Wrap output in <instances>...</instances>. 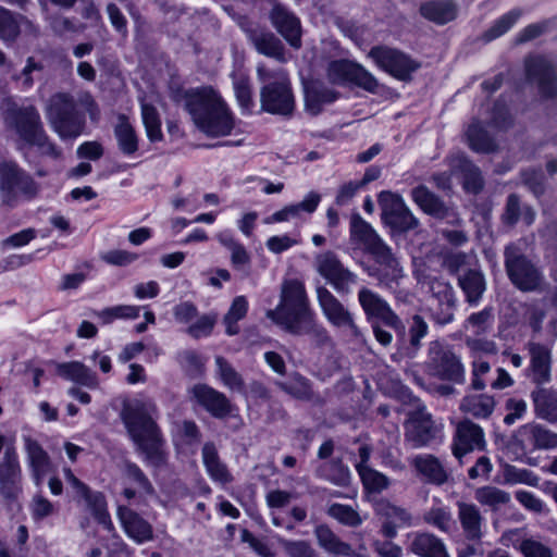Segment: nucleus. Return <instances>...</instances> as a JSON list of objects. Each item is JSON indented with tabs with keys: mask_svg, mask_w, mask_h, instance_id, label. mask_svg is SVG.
I'll list each match as a JSON object with an SVG mask.
<instances>
[{
	"mask_svg": "<svg viewBox=\"0 0 557 557\" xmlns=\"http://www.w3.org/2000/svg\"><path fill=\"white\" fill-rule=\"evenodd\" d=\"M466 136L470 148L476 152L490 153L497 149L495 140L487 134L479 121L472 122Z\"/></svg>",
	"mask_w": 557,
	"mask_h": 557,
	"instance_id": "49530a36",
	"label": "nucleus"
},
{
	"mask_svg": "<svg viewBox=\"0 0 557 557\" xmlns=\"http://www.w3.org/2000/svg\"><path fill=\"white\" fill-rule=\"evenodd\" d=\"M349 233V240L354 248L361 249L369 255L385 244L374 228L359 213L351 215Z\"/></svg>",
	"mask_w": 557,
	"mask_h": 557,
	"instance_id": "bb28decb",
	"label": "nucleus"
},
{
	"mask_svg": "<svg viewBox=\"0 0 557 557\" xmlns=\"http://www.w3.org/2000/svg\"><path fill=\"white\" fill-rule=\"evenodd\" d=\"M141 116L148 138L151 141L160 140L162 138L161 121L157 109L151 104L143 103Z\"/></svg>",
	"mask_w": 557,
	"mask_h": 557,
	"instance_id": "13d9d810",
	"label": "nucleus"
},
{
	"mask_svg": "<svg viewBox=\"0 0 557 557\" xmlns=\"http://www.w3.org/2000/svg\"><path fill=\"white\" fill-rule=\"evenodd\" d=\"M278 543L289 557H318L315 550L306 541L280 539Z\"/></svg>",
	"mask_w": 557,
	"mask_h": 557,
	"instance_id": "0e129e2a",
	"label": "nucleus"
},
{
	"mask_svg": "<svg viewBox=\"0 0 557 557\" xmlns=\"http://www.w3.org/2000/svg\"><path fill=\"white\" fill-rule=\"evenodd\" d=\"M1 112L5 125L14 129L24 144L36 147L42 156L61 157V150L50 140L34 106L20 107L10 99H3Z\"/></svg>",
	"mask_w": 557,
	"mask_h": 557,
	"instance_id": "f03ea898",
	"label": "nucleus"
},
{
	"mask_svg": "<svg viewBox=\"0 0 557 557\" xmlns=\"http://www.w3.org/2000/svg\"><path fill=\"white\" fill-rule=\"evenodd\" d=\"M251 40L259 53L281 62L285 61L284 46L273 33L256 32L251 35Z\"/></svg>",
	"mask_w": 557,
	"mask_h": 557,
	"instance_id": "c03bdc74",
	"label": "nucleus"
},
{
	"mask_svg": "<svg viewBox=\"0 0 557 557\" xmlns=\"http://www.w3.org/2000/svg\"><path fill=\"white\" fill-rule=\"evenodd\" d=\"M276 385L296 399L320 401V397L313 392L310 381L298 373L294 374L288 381L277 382Z\"/></svg>",
	"mask_w": 557,
	"mask_h": 557,
	"instance_id": "79ce46f5",
	"label": "nucleus"
},
{
	"mask_svg": "<svg viewBox=\"0 0 557 557\" xmlns=\"http://www.w3.org/2000/svg\"><path fill=\"white\" fill-rule=\"evenodd\" d=\"M218 374L223 384L230 389L244 393L245 383L243 376L233 368V366L223 357H215Z\"/></svg>",
	"mask_w": 557,
	"mask_h": 557,
	"instance_id": "3c124183",
	"label": "nucleus"
},
{
	"mask_svg": "<svg viewBox=\"0 0 557 557\" xmlns=\"http://www.w3.org/2000/svg\"><path fill=\"white\" fill-rule=\"evenodd\" d=\"M185 109L196 126L208 136H227L235 127L232 112L212 87H201L187 91Z\"/></svg>",
	"mask_w": 557,
	"mask_h": 557,
	"instance_id": "f257e3e1",
	"label": "nucleus"
},
{
	"mask_svg": "<svg viewBox=\"0 0 557 557\" xmlns=\"http://www.w3.org/2000/svg\"><path fill=\"white\" fill-rule=\"evenodd\" d=\"M429 325L425 320L414 314L409 326V348L412 356L421 348V341L428 335Z\"/></svg>",
	"mask_w": 557,
	"mask_h": 557,
	"instance_id": "680f3d73",
	"label": "nucleus"
},
{
	"mask_svg": "<svg viewBox=\"0 0 557 557\" xmlns=\"http://www.w3.org/2000/svg\"><path fill=\"white\" fill-rule=\"evenodd\" d=\"M525 72L528 79L537 85L542 96H557V72L544 57H529L525 60Z\"/></svg>",
	"mask_w": 557,
	"mask_h": 557,
	"instance_id": "aec40b11",
	"label": "nucleus"
},
{
	"mask_svg": "<svg viewBox=\"0 0 557 557\" xmlns=\"http://www.w3.org/2000/svg\"><path fill=\"white\" fill-rule=\"evenodd\" d=\"M519 442L531 449L557 448V433L539 423H527L518 430Z\"/></svg>",
	"mask_w": 557,
	"mask_h": 557,
	"instance_id": "c85d7f7f",
	"label": "nucleus"
},
{
	"mask_svg": "<svg viewBox=\"0 0 557 557\" xmlns=\"http://www.w3.org/2000/svg\"><path fill=\"white\" fill-rule=\"evenodd\" d=\"M318 544L334 556H355L350 544L343 542L327 525H318L314 530Z\"/></svg>",
	"mask_w": 557,
	"mask_h": 557,
	"instance_id": "a19ab883",
	"label": "nucleus"
},
{
	"mask_svg": "<svg viewBox=\"0 0 557 557\" xmlns=\"http://www.w3.org/2000/svg\"><path fill=\"white\" fill-rule=\"evenodd\" d=\"M317 297L324 317L331 324L337 327L348 329L350 334L355 337L361 335L359 327L354 321L352 314L326 287L318 286Z\"/></svg>",
	"mask_w": 557,
	"mask_h": 557,
	"instance_id": "dca6fc26",
	"label": "nucleus"
},
{
	"mask_svg": "<svg viewBox=\"0 0 557 557\" xmlns=\"http://www.w3.org/2000/svg\"><path fill=\"white\" fill-rule=\"evenodd\" d=\"M287 332L293 335H308L319 345H323L330 339L326 330L315 322L314 313L297 325H292Z\"/></svg>",
	"mask_w": 557,
	"mask_h": 557,
	"instance_id": "864d4df0",
	"label": "nucleus"
},
{
	"mask_svg": "<svg viewBox=\"0 0 557 557\" xmlns=\"http://www.w3.org/2000/svg\"><path fill=\"white\" fill-rule=\"evenodd\" d=\"M20 34V26L15 15L0 5V38L4 41H13Z\"/></svg>",
	"mask_w": 557,
	"mask_h": 557,
	"instance_id": "e2e57ef3",
	"label": "nucleus"
},
{
	"mask_svg": "<svg viewBox=\"0 0 557 557\" xmlns=\"http://www.w3.org/2000/svg\"><path fill=\"white\" fill-rule=\"evenodd\" d=\"M430 311L433 321L446 325L454 321L457 298L454 287L448 282L434 281L431 284Z\"/></svg>",
	"mask_w": 557,
	"mask_h": 557,
	"instance_id": "f3484780",
	"label": "nucleus"
},
{
	"mask_svg": "<svg viewBox=\"0 0 557 557\" xmlns=\"http://www.w3.org/2000/svg\"><path fill=\"white\" fill-rule=\"evenodd\" d=\"M379 205L382 210L383 223L393 231L406 233L419 226V220L413 215L401 196L391 191H381Z\"/></svg>",
	"mask_w": 557,
	"mask_h": 557,
	"instance_id": "9b49d317",
	"label": "nucleus"
},
{
	"mask_svg": "<svg viewBox=\"0 0 557 557\" xmlns=\"http://www.w3.org/2000/svg\"><path fill=\"white\" fill-rule=\"evenodd\" d=\"M374 63L393 77L407 82L420 67V63L410 55L386 46H375L368 54Z\"/></svg>",
	"mask_w": 557,
	"mask_h": 557,
	"instance_id": "f8f14e48",
	"label": "nucleus"
},
{
	"mask_svg": "<svg viewBox=\"0 0 557 557\" xmlns=\"http://www.w3.org/2000/svg\"><path fill=\"white\" fill-rule=\"evenodd\" d=\"M57 373L65 380L88 388H96L98 386V377L96 373L79 361L57 364Z\"/></svg>",
	"mask_w": 557,
	"mask_h": 557,
	"instance_id": "ea45409f",
	"label": "nucleus"
},
{
	"mask_svg": "<svg viewBox=\"0 0 557 557\" xmlns=\"http://www.w3.org/2000/svg\"><path fill=\"white\" fill-rule=\"evenodd\" d=\"M234 91H235V96H236V99H237L240 108L243 110L249 112L253 106V101H252V94H251V88H250L248 79H246V78L237 79L234 83Z\"/></svg>",
	"mask_w": 557,
	"mask_h": 557,
	"instance_id": "774afa93",
	"label": "nucleus"
},
{
	"mask_svg": "<svg viewBox=\"0 0 557 557\" xmlns=\"http://www.w3.org/2000/svg\"><path fill=\"white\" fill-rule=\"evenodd\" d=\"M438 434V429L431 419V414L424 410L416 411L406 424V441L413 448L430 445Z\"/></svg>",
	"mask_w": 557,
	"mask_h": 557,
	"instance_id": "393cba45",
	"label": "nucleus"
},
{
	"mask_svg": "<svg viewBox=\"0 0 557 557\" xmlns=\"http://www.w3.org/2000/svg\"><path fill=\"white\" fill-rule=\"evenodd\" d=\"M457 509L463 537L481 541L484 536L485 519L480 508L472 503L458 502Z\"/></svg>",
	"mask_w": 557,
	"mask_h": 557,
	"instance_id": "cd10ccee",
	"label": "nucleus"
},
{
	"mask_svg": "<svg viewBox=\"0 0 557 557\" xmlns=\"http://www.w3.org/2000/svg\"><path fill=\"white\" fill-rule=\"evenodd\" d=\"M321 196L315 191H310L302 201L286 206L289 219L298 218L301 212L312 213L315 211Z\"/></svg>",
	"mask_w": 557,
	"mask_h": 557,
	"instance_id": "69168bd1",
	"label": "nucleus"
},
{
	"mask_svg": "<svg viewBox=\"0 0 557 557\" xmlns=\"http://www.w3.org/2000/svg\"><path fill=\"white\" fill-rule=\"evenodd\" d=\"M530 363L527 376L537 386L545 385L552 380V349L542 343L528 342L525 346Z\"/></svg>",
	"mask_w": 557,
	"mask_h": 557,
	"instance_id": "4be33fe9",
	"label": "nucleus"
},
{
	"mask_svg": "<svg viewBox=\"0 0 557 557\" xmlns=\"http://www.w3.org/2000/svg\"><path fill=\"white\" fill-rule=\"evenodd\" d=\"M114 135L117 140L119 149L126 156L134 154L138 149V138L135 129L125 115L119 116V122L114 128Z\"/></svg>",
	"mask_w": 557,
	"mask_h": 557,
	"instance_id": "de8ad7c7",
	"label": "nucleus"
},
{
	"mask_svg": "<svg viewBox=\"0 0 557 557\" xmlns=\"http://www.w3.org/2000/svg\"><path fill=\"white\" fill-rule=\"evenodd\" d=\"M119 519L126 534L137 543L152 540V527L132 509L120 506L117 509Z\"/></svg>",
	"mask_w": 557,
	"mask_h": 557,
	"instance_id": "72a5a7b5",
	"label": "nucleus"
},
{
	"mask_svg": "<svg viewBox=\"0 0 557 557\" xmlns=\"http://www.w3.org/2000/svg\"><path fill=\"white\" fill-rule=\"evenodd\" d=\"M458 286L465 294L469 306H478L485 290L486 281L484 274L475 269H469L458 276Z\"/></svg>",
	"mask_w": 557,
	"mask_h": 557,
	"instance_id": "4c0bfd02",
	"label": "nucleus"
},
{
	"mask_svg": "<svg viewBox=\"0 0 557 557\" xmlns=\"http://www.w3.org/2000/svg\"><path fill=\"white\" fill-rule=\"evenodd\" d=\"M122 474L123 476L138 488L139 492L145 494H152L153 486L150 483L147 475L143 472V470L134 462L128 460L124 461L122 465Z\"/></svg>",
	"mask_w": 557,
	"mask_h": 557,
	"instance_id": "5fc2aeb1",
	"label": "nucleus"
},
{
	"mask_svg": "<svg viewBox=\"0 0 557 557\" xmlns=\"http://www.w3.org/2000/svg\"><path fill=\"white\" fill-rule=\"evenodd\" d=\"M63 474L66 483L72 487L75 494V498L78 500H84L87 507L91 510L92 515L99 520V522L110 529L112 523L104 510L106 502L102 494L98 492H91L85 483L75 476L70 468H63Z\"/></svg>",
	"mask_w": 557,
	"mask_h": 557,
	"instance_id": "5701e85b",
	"label": "nucleus"
},
{
	"mask_svg": "<svg viewBox=\"0 0 557 557\" xmlns=\"http://www.w3.org/2000/svg\"><path fill=\"white\" fill-rule=\"evenodd\" d=\"M273 27L294 48L301 46V26L299 18L283 4L274 2L269 12Z\"/></svg>",
	"mask_w": 557,
	"mask_h": 557,
	"instance_id": "a878e982",
	"label": "nucleus"
},
{
	"mask_svg": "<svg viewBox=\"0 0 557 557\" xmlns=\"http://www.w3.org/2000/svg\"><path fill=\"white\" fill-rule=\"evenodd\" d=\"M377 268H369L368 274L375 277L380 286L394 289L398 286L399 281L404 277V269L392 251V248L384 244L371 253Z\"/></svg>",
	"mask_w": 557,
	"mask_h": 557,
	"instance_id": "4468645a",
	"label": "nucleus"
},
{
	"mask_svg": "<svg viewBox=\"0 0 557 557\" xmlns=\"http://www.w3.org/2000/svg\"><path fill=\"white\" fill-rule=\"evenodd\" d=\"M356 469L361 478L364 488L369 493L379 494L388 487V478L370 468L368 465H356Z\"/></svg>",
	"mask_w": 557,
	"mask_h": 557,
	"instance_id": "09e8293b",
	"label": "nucleus"
},
{
	"mask_svg": "<svg viewBox=\"0 0 557 557\" xmlns=\"http://www.w3.org/2000/svg\"><path fill=\"white\" fill-rule=\"evenodd\" d=\"M196 401L215 418H224L231 412V404L226 396L205 384L191 388Z\"/></svg>",
	"mask_w": 557,
	"mask_h": 557,
	"instance_id": "7c9ffc66",
	"label": "nucleus"
},
{
	"mask_svg": "<svg viewBox=\"0 0 557 557\" xmlns=\"http://www.w3.org/2000/svg\"><path fill=\"white\" fill-rule=\"evenodd\" d=\"M494 322L493 308L486 307L479 312L471 313L463 323L466 331H471L475 336H481L492 330Z\"/></svg>",
	"mask_w": 557,
	"mask_h": 557,
	"instance_id": "8fccbe9b",
	"label": "nucleus"
},
{
	"mask_svg": "<svg viewBox=\"0 0 557 557\" xmlns=\"http://www.w3.org/2000/svg\"><path fill=\"white\" fill-rule=\"evenodd\" d=\"M450 169L463 177V187L467 191L479 193L483 188V178L476 165H474L463 153H456L450 157Z\"/></svg>",
	"mask_w": 557,
	"mask_h": 557,
	"instance_id": "e433bc0d",
	"label": "nucleus"
},
{
	"mask_svg": "<svg viewBox=\"0 0 557 557\" xmlns=\"http://www.w3.org/2000/svg\"><path fill=\"white\" fill-rule=\"evenodd\" d=\"M411 198L414 203L426 214L436 219L445 220L451 225H458L461 219L458 212L448 206L431 191L426 186L419 185L411 190Z\"/></svg>",
	"mask_w": 557,
	"mask_h": 557,
	"instance_id": "6ab92c4d",
	"label": "nucleus"
},
{
	"mask_svg": "<svg viewBox=\"0 0 557 557\" xmlns=\"http://www.w3.org/2000/svg\"><path fill=\"white\" fill-rule=\"evenodd\" d=\"M504 257L507 275L515 287L524 293L544 289L543 272L518 246L513 244L506 246Z\"/></svg>",
	"mask_w": 557,
	"mask_h": 557,
	"instance_id": "0eeeda50",
	"label": "nucleus"
},
{
	"mask_svg": "<svg viewBox=\"0 0 557 557\" xmlns=\"http://www.w3.org/2000/svg\"><path fill=\"white\" fill-rule=\"evenodd\" d=\"M358 301L369 321L373 319L381 320L385 325L405 333V325L400 318L377 293L361 287L358 292Z\"/></svg>",
	"mask_w": 557,
	"mask_h": 557,
	"instance_id": "2eb2a0df",
	"label": "nucleus"
},
{
	"mask_svg": "<svg viewBox=\"0 0 557 557\" xmlns=\"http://www.w3.org/2000/svg\"><path fill=\"white\" fill-rule=\"evenodd\" d=\"M375 515L382 520L381 534L392 540L397 536V529L413 524L412 515L404 507L387 499H379L373 505Z\"/></svg>",
	"mask_w": 557,
	"mask_h": 557,
	"instance_id": "a211bd4d",
	"label": "nucleus"
},
{
	"mask_svg": "<svg viewBox=\"0 0 557 557\" xmlns=\"http://www.w3.org/2000/svg\"><path fill=\"white\" fill-rule=\"evenodd\" d=\"M22 468L13 445L5 448L0 458V494L5 498H15L21 492Z\"/></svg>",
	"mask_w": 557,
	"mask_h": 557,
	"instance_id": "412c9836",
	"label": "nucleus"
},
{
	"mask_svg": "<svg viewBox=\"0 0 557 557\" xmlns=\"http://www.w3.org/2000/svg\"><path fill=\"white\" fill-rule=\"evenodd\" d=\"M522 11L513 9L500 16L483 35L485 41L496 39L507 33L521 17Z\"/></svg>",
	"mask_w": 557,
	"mask_h": 557,
	"instance_id": "6e6d98bb",
	"label": "nucleus"
},
{
	"mask_svg": "<svg viewBox=\"0 0 557 557\" xmlns=\"http://www.w3.org/2000/svg\"><path fill=\"white\" fill-rule=\"evenodd\" d=\"M38 185L15 161L0 162V196L4 203L12 206L20 196L34 197Z\"/></svg>",
	"mask_w": 557,
	"mask_h": 557,
	"instance_id": "6e6552de",
	"label": "nucleus"
},
{
	"mask_svg": "<svg viewBox=\"0 0 557 557\" xmlns=\"http://www.w3.org/2000/svg\"><path fill=\"white\" fill-rule=\"evenodd\" d=\"M46 117L62 140L75 139L83 134L85 115L76 108L73 96L66 92L52 95L46 104Z\"/></svg>",
	"mask_w": 557,
	"mask_h": 557,
	"instance_id": "39448f33",
	"label": "nucleus"
},
{
	"mask_svg": "<svg viewBox=\"0 0 557 557\" xmlns=\"http://www.w3.org/2000/svg\"><path fill=\"white\" fill-rule=\"evenodd\" d=\"M408 549L419 557H450L445 543L429 532L413 533Z\"/></svg>",
	"mask_w": 557,
	"mask_h": 557,
	"instance_id": "f704fd0d",
	"label": "nucleus"
},
{
	"mask_svg": "<svg viewBox=\"0 0 557 557\" xmlns=\"http://www.w3.org/2000/svg\"><path fill=\"white\" fill-rule=\"evenodd\" d=\"M329 516L347 527H359L362 523L360 515L348 505L332 504L327 509Z\"/></svg>",
	"mask_w": 557,
	"mask_h": 557,
	"instance_id": "bf43d9fd",
	"label": "nucleus"
},
{
	"mask_svg": "<svg viewBox=\"0 0 557 557\" xmlns=\"http://www.w3.org/2000/svg\"><path fill=\"white\" fill-rule=\"evenodd\" d=\"M312 314L305 285L298 280H288L282 284L280 304L267 312V317L285 331Z\"/></svg>",
	"mask_w": 557,
	"mask_h": 557,
	"instance_id": "20e7f679",
	"label": "nucleus"
},
{
	"mask_svg": "<svg viewBox=\"0 0 557 557\" xmlns=\"http://www.w3.org/2000/svg\"><path fill=\"white\" fill-rule=\"evenodd\" d=\"M420 13L434 23L445 24L455 18L456 8L451 1L433 0L421 4Z\"/></svg>",
	"mask_w": 557,
	"mask_h": 557,
	"instance_id": "a18cd8bd",
	"label": "nucleus"
},
{
	"mask_svg": "<svg viewBox=\"0 0 557 557\" xmlns=\"http://www.w3.org/2000/svg\"><path fill=\"white\" fill-rule=\"evenodd\" d=\"M423 519L445 533L449 532L453 525L451 512L447 507H432L424 513Z\"/></svg>",
	"mask_w": 557,
	"mask_h": 557,
	"instance_id": "052dcab7",
	"label": "nucleus"
},
{
	"mask_svg": "<svg viewBox=\"0 0 557 557\" xmlns=\"http://www.w3.org/2000/svg\"><path fill=\"white\" fill-rule=\"evenodd\" d=\"M257 73L264 84L260 90L261 109L271 114L290 115L295 99L287 74L282 70L271 72L263 65L258 66Z\"/></svg>",
	"mask_w": 557,
	"mask_h": 557,
	"instance_id": "423d86ee",
	"label": "nucleus"
},
{
	"mask_svg": "<svg viewBox=\"0 0 557 557\" xmlns=\"http://www.w3.org/2000/svg\"><path fill=\"white\" fill-rule=\"evenodd\" d=\"M430 375L443 381L463 383L465 367L461 359L454 350L438 341L429 345V359L425 363Z\"/></svg>",
	"mask_w": 557,
	"mask_h": 557,
	"instance_id": "1a4fd4ad",
	"label": "nucleus"
},
{
	"mask_svg": "<svg viewBox=\"0 0 557 557\" xmlns=\"http://www.w3.org/2000/svg\"><path fill=\"white\" fill-rule=\"evenodd\" d=\"M512 546L519 550L523 557H553L552 548L533 537L516 541Z\"/></svg>",
	"mask_w": 557,
	"mask_h": 557,
	"instance_id": "4d7b16f0",
	"label": "nucleus"
},
{
	"mask_svg": "<svg viewBox=\"0 0 557 557\" xmlns=\"http://www.w3.org/2000/svg\"><path fill=\"white\" fill-rule=\"evenodd\" d=\"M326 76L333 84L344 85L352 83L370 92H375L379 87L377 79L369 71L347 60L330 62L326 69Z\"/></svg>",
	"mask_w": 557,
	"mask_h": 557,
	"instance_id": "ddd939ff",
	"label": "nucleus"
},
{
	"mask_svg": "<svg viewBox=\"0 0 557 557\" xmlns=\"http://www.w3.org/2000/svg\"><path fill=\"white\" fill-rule=\"evenodd\" d=\"M535 414L550 423H557V391L537 386L531 393Z\"/></svg>",
	"mask_w": 557,
	"mask_h": 557,
	"instance_id": "58836bf2",
	"label": "nucleus"
},
{
	"mask_svg": "<svg viewBox=\"0 0 557 557\" xmlns=\"http://www.w3.org/2000/svg\"><path fill=\"white\" fill-rule=\"evenodd\" d=\"M202 462L209 478L221 485H226L233 481V475L227 466L221 460L216 447L208 442L201 450Z\"/></svg>",
	"mask_w": 557,
	"mask_h": 557,
	"instance_id": "c9c22d12",
	"label": "nucleus"
},
{
	"mask_svg": "<svg viewBox=\"0 0 557 557\" xmlns=\"http://www.w3.org/2000/svg\"><path fill=\"white\" fill-rule=\"evenodd\" d=\"M495 408L494 397L486 394L466 396L461 404L460 410L476 419L488 418Z\"/></svg>",
	"mask_w": 557,
	"mask_h": 557,
	"instance_id": "37998d69",
	"label": "nucleus"
},
{
	"mask_svg": "<svg viewBox=\"0 0 557 557\" xmlns=\"http://www.w3.org/2000/svg\"><path fill=\"white\" fill-rule=\"evenodd\" d=\"M411 465L422 479L430 484L443 485L448 481L449 473L445 466L431 454L416 456Z\"/></svg>",
	"mask_w": 557,
	"mask_h": 557,
	"instance_id": "473e14b6",
	"label": "nucleus"
},
{
	"mask_svg": "<svg viewBox=\"0 0 557 557\" xmlns=\"http://www.w3.org/2000/svg\"><path fill=\"white\" fill-rule=\"evenodd\" d=\"M475 499L483 506L498 510L510 502V494L496 486H483L475 491Z\"/></svg>",
	"mask_w": 557,
	"mask_h": 557,
	"instance_id": "603ef678",
	"label": "nucleus"
},
{
	"mask_svg": "<svg viewBox=\"0 0 557 557\" xmlns=\"http://www.w3.org/2000/svg\"><path fill=\"white\" fill-rule=\"evenodd\" d=\"M23 444L33 480L39 486L50 469V457L39 442L30 436H23Z\"/></svg>",
	"mask_w": 557,
	"mask_h": 557,
	"instance_id": "c756f323",
	"label": "nucleus"
},
{
	"mask_svg": "<svg viewBox=\"0 0 557 557\" xmlns=\"http://www.w3.org/2000/svg\"><path fill=\"white\" fill-rule=\"evenodd\" d=\"M485 446V435L480 425L468 419L458 423L453 444V454L456 458L460 460L468 453L484 450Z\"/></svg>",
	"mask_w": 557,
	"mask_h": 557,
	"instance_id": "b1692460",
	"label": "nucleus"
},
{
	"mask_svg": "<svg viewBox=\"0 0 557 557\" xmlns=\"http://www.w3.org/2000/svg\"><path fill=\"white\" fill-rule=\"evenodd\" d=\"M157 408L152 401H135L125 407L122 419L126 430L146 459L154 465L163 461L160 430L152 419Z\"/></svg>",
	"mask_w": 557,
	"mask_h": 557,
	"instance_id": "7ed1b4c3",
	"label": "nucleus"
},
{
	"mask_svg": "<svg viewBox=\"0 0 557 557\" xmlns=\"http://www.w3.org/2000/svg\"><path fill=\"white\" fill-rule=\"evenodd\" d=\"M305 108L311 115L322 112L325 104L333 103L338 99L339 94L326 87L320 81H309L304 84Z\"/></svg>",
	"mask_w": 557,
	"mask_h": 557,
	"instance_id": "2f4dec72",
	"label": "nucleus"
},
{
	"mask_svg": "<svg viewBox=\"0 0 557 557\" xmlns=\"http://www.w3.org/2000/svg\"><path fill=\"white\" fill-rule=\"evenodd\" d=\"M216 321L215 314H205L197 319L195 323L188 326L187 332L194 338L208 336L211 334Z\"/></svg>",
	"mask_w": 557,
	"mask_h": 557,
	"instance_id": "338daca9",
	"label": "nucleus"
},
{
	"mask_svg": "<svg viewBox=\"0 0 557 557\" xmlns=\"http://www.w3.org/2000/svg\"><path fill=\"white\" fill-rule=\"evenodd\" d=\"M315 271L341 295H348L358 276L346 268L337 255L331 250L314 257Z\"/></svg>",
	"mask_w": 557,
	"mask_h": 557,
	"instance_id": "9d476101",
	"label": "nucleus"
}]
</instances>
